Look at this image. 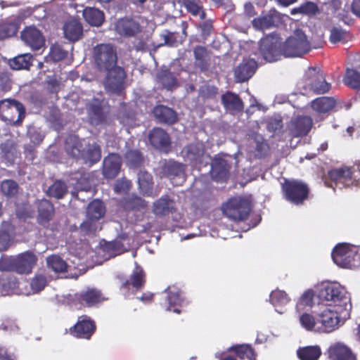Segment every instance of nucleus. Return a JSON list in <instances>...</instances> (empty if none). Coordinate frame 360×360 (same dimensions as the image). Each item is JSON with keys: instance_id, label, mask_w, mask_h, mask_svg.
Returning <instances> with one entry per match:
<instances>
[{"instance_id": "26", "label": "nucleus", "mask_w": 360, "mask_h": 360, "mask_svg": "<svg viewBox=\"0 0 360 360\" xmlns=\"http://www.w3.org/2000/svg\"><path fill=\"white\" fill-rule=\"evenodd\" d=\"M75 297L82 304L87 307L95 306L104 300L101 292L96 289H88L79 294L75 295Z\"/></svg>"}, {"instance_id": "20", "label": "nucleus", "mask_w": 360, "mask_h": 360, "mask_svg": "<svg viewBox=\"0 0 360 360\" xmlns=\"http://www.w3.org/2000/svg\"><path fill=\"white\" fill-rule=\"evenodd\" d=\"M63 31L64 37L70 41H78L83 34L81 22L74 18H70L64 22Z\"/></svg>"}, {"instance_id": "34", "label": "nucleus", "mask_w": 360, "mask_h": 360, "mask_svg": "<svg viewBox=\"0 0 360 360\" xmlns=\"http://www.w3.org/2000/svg\"><path fill=\"white\" fill-rule=\"evenodd\" d=\"M155 117L162 122L172 124L176 120V114L171 108L165 105H158L153 110Z\"/></svg>"}, {"instance_id": "36", "label": "nucleus", "mask_w": 360, "mask_h": 360, "mask_svg": "<svg viewBox=\"0 0 360 360\" xmlns=\"http://www.w3.org/2000/svg\"><path fill=\"white\" fill-rule=\"evenodd\" d=\"M149 140L155 148L165 147L169 143L168 134L160 128H155L150 133Z\"/></svg>"}, {"instance_id": "63", "label": "nucleus", "mask_w": 360, "mask_h": 360, "mask_svg": "<svg viewBox=\"0 0 360 360\" xmlns=\"http://www.w3.org/2000/svg\"><path fill=\"white\" fill-rule=\"evenodd\" d=\"M68 52L63 51L59 46H53L50 51V57L54 61H58L66 57Z\"/></svg>"}, {"instance_id": "57", "label": "nucleus", "mask_w": 360, "mask_h": 360, "mask_svg": "<svg viewBox=\"0 0 360 360\" xmlns=\"http://www.w3.org/2000/svg\"><path fill=\"white\" fill-rule=\"evenodd\" d=\"M46 285V278L42 275H37L31 281V291L32 293H37L43 290Z\"/></svg>"}, {"instance_id": "37", "label": "nucleus", "mask_w": 360, "mask_h": 360, "mask_svg": "<svg viewBox=\"0 0 360 360\" xmlns=\"http://www.w3.org/2000/svg\"><path fill=\"white\" fill-rule=\"evenodd\" d=\"M221 101L225 108L229 111H240L243 109V102L235 94L228 92L221 96Z\"/></svg>"}, {"instance_id": "21", "label": "nucleus", "mask_w": 360, "mask_h": 360, "mask_svg": "<svg viewBox=\"0 0 360 360\" xmlns=\"http://www.w3.org/2000/svg\"><path fill=\"white\" fill-rule=\"evenodd\" d=\"M312 121L309 117H298L290 122L288 129L291 136L300 137L306 135L310 130Z\"/></svg>"}, {"instance_id": "51", "label": "nucleus", "mask_w": 360, "mask_h": 360, "mask_svg": "<svg viewBox=\"0 0 360 360\" xmlns=\"http://www.w3.org/2000/svg\"><path fill=\"white\" fill-rule=\"evenodd\" d=\"M125 160L129 167H136L141 164L143 157L139 150H129L125 154Z\"/></svg>"}, {"instance_id": "28", "label": "nucleus", "mask_w": 360, "mask_h": 360, "mask_svg": "<svg viewBox=\"0 0 360 360\" xmlns=\"http://www.w3.org/2000/svg\"><path fill=\"white\" fill-rule=\"evenodd\" d=\"M25 117V108L19 102L13 103L8 111L4 114L2 120L10 124H18Z\"/></svg>"}, {"instance_id": "27", "label": "nucleus", "mask_w": 360, "mask_h": 360, "mask_svg": "<svg viewBox=\"0 0 360 360\" xmlns=\"http://www.w3.org/2000/svg\"><path fill=\"white\" fill-rule=\"evenodd\" d=\"M211 176L216 181L225 180L229 174V166L226 160L221 158H215L212 163Z\"/></svg>"}, {"instance_id": "33", "label": "nucleus", "mask_w": 360, "mask_h": 360, "mask_svg": "<svg viewBox=\"0 0 360 360\" xmlns=\"http://www.w3.org/2000/svg\"><path fill=\"white\" fill-rule=\"evenodd\" d=\"M167 292V300L168 303L167 310L179 314L181 311L179 307L181 306L183 302V299L181 297L179 291L175 288H169Z\"/></svg>"}, {"instance_id": "59", "label": "nucleus", "mask_w": 360, "mask_h": 360, "mask_svg": "<svg viewBox=\"0 0 360 360\" xmlns=\"http://www.w3.org/2000/svg\"><path fill=\"white\" fill-rule=\"evenodd\" d=\"M160 37L163 39V43H161L158 46L162 45H167L169 46H176L178 43L176 35L175 33L169 32L167 30L164 31L161 34Z\"/></svg>"}, {"instance_id": "41", "label": "nucleus", "mask_w": 360, "mask_h": 360, "mask_svg": "<svg viewBox=\"0 0 360 360\" xmlns=\"http://www.w3.org/2000/svg\"><path fill=\"white\" fill-rule=\"evenodd\" d=\"M32 56L30 53L19 55L9 60V65L13 70L28 69L32 65Z\"/></svg>"}, {"instance_id": "15", "label": "nucleus", "mask_w": 360, "mask_h": 360, "mask_svg": "<svg viewBox=\"0 0 360 360\" xmlns=\"http://www.w3.org/2000/svg\"><path fill=\"white\" fill-rule=\"evenodd\" d=\"M96 326L88 316H80L77 323L70 328V333L77 338L89 339L95 330Z\"/></svg>"}, {"instance_id": "25", "label": "nucleus", "mask_w": 360, "mask_h": 360, "mask_svg": "<svg viewBox=\"0 0 360 360\" xmlns=\"http://www.w3.org/2000/svg\"><path fill=\"white\" fill-rule=\"evenodd\" d=\"M233 353L220 360H255L252 349L248 345H237L231 349Z\"/></svg>"}, {"instance_id": "17", "label": "nucleus", "mask_w": 360, "mask_h": 360, "mask_svg": "<svg viewBox=\"0 0 360 360\" xmlns=\"http://www.w3.org/2000/svg\"><path fill=\"white\" fill-rule=\"evenodd\" d=\"M352 174V169L346 167L334 169L328 172L330 179L335 184V187L340 188L349 186L354 184Z\"/></svg>"}, {"instance_id": "61", "label": "nucleus", "mask_w": 360, "mask_h": 360, "mask_svg": "<svg viewBox=\"0 0 360 360\" xmlns=\"http://www.w3.org/2000/svg\"><path fill=\"white\" fill-rule=\"evenodd\" d=\"M346 32L342 29L334 27L330 30V40L333 44L342 41L346 37Z\"/></svg>"}, {"instance_id": "40", "label": "nucleus", "mask_w": 360, "mask_h": 360, "mask_svg": "<svg viewBox=\"0 0 360 360\" xmlns=\"http://www.w3.org/2000/svg\"><path fill=\"white\" fill-rule=\"evenodd\" d=\"M39 221L41 224L48 222L53 214V207L46 200H41L38 205Z\"/></svg>"}, {"instance_id": "19", "label": "nucleus", "mask_w": 360, "mask_h": 360, "mask_svg": "<svg viewBox=\"0 0 360 360\" xmlns=\"http://www.w3.org/2000/svg\"><path fill=\"white\" fill-rule=\"evenodd\" d=\"M163 170L174 185H181L185 181V166L181 163L169 161L165 165Z\"/></svg>"}, {"instance_id": "16", "label": "nucleus", "mask_w": 360, "mask_h": 360, "mask_svg": "<svg viewBox=\"0 0 360 360\" xmlns=\"http://www.w3.org/2000/svg\"><path fill=\"white\" fill-rule=\"evenodd\" d=\"M183 158L193 165L203 163L207 156L205 155L204 145L196 142L186 146L181 151Z\"/></svg>"}, {"instance_id": "54", "label": "nucleus", "mask_w": 360, "mask_h": 360, "mask_svg": "<svg viewBox=\"0 0 360 360\" xmlns=\"http://www.w3.org/2000/svg\"><path fill=\"white\" fill-rule=\"evenodd\" d=\"M194 56L196 65L201 69L205 68L208 58L206 49L202 46H197L194 49Z\"/></svg>"}, {"instance_id": "46", "label": "nucleus", "mask_w": 360, "mask_h": 360, "mask_svg": "<svg viewBox=\"0 0 360 360\" xmlns=\"http://www.w3.org/2000/svg\"><path fill=\"white\" fill-rule=\"evenodd\" d=\"M18 286L16 278L13 276H3L0 278V295H6L13 292Z\"/></svg>"}, {"instance_id": "48", "label": "nucleus", "mask_w": 360, "mask_h": 360, "mask_svg": "<svg viewBox=\"0 0 360 360\" xmlns=\"http://www.w3.org/2000/svg\"><path fill=\"white\" fill-rule=\"evenodd\" d=\"M343 82L349 87L359 90L360 89V75L359 72L354 69L347 68Z\"/></svg>"}, {"instance_id": "22", "label": "nucleus", "mask_w": 360, "mask_h": 360, "mask_svg": "<svg viewBox=\"0 0 360 360\" xmlns=\"http://www.w3.org/2000/svg\"><path fill=\"white\" fill-rule=\"evenodd\" d=\"M257 64L254 59H246L235 69V77L237 82H243L249 79L255 73Z\"/></svg>"}, {"instance_id": "60", "label": "nucleus", "mask_w": 360, "mask_h": 360, "mask_svg": "<svg viewBox=\"0 0 360 360\" xmlns=\"http://www.w3.org/2000/svg\"><path fill=\"white\" fill-rule=\"evenodd\" d=\"M28 135L31 141L34 144H39L44 137V135L40 129L36 128L34 127H30L28 129Z\"/></svg>"}, {"instance_id": "52", "label": "nucleus", "mask_w": 360, "mask_h": 360, "mask_svg": "<svg viewBox=\"0 0 360 360\" xmlns=\"http://www.w3.org/2000/svg\"><path fill=\"white\" fill-rule=\"evenodd\" d=\"M158 79L160 83L168 89L174 86L176 83L173 75L167 70H162L158 73Z\"/></svg>"}, {"instance_id": "49", "label": "nucleus", "mask_w": 360, "mask_h": 360, "mask_svg": "<svg viewBox=\"0 0 360 360\" xmlns=\"http://www.w3.org/2000/svg\"><path fill=\"white\" fill-rule=\"evenodd\" d=\"M49 268L56 273L64 272L67 270L66 262L58 255H52L46 259Z\"/></svg>"}, {"instance_id": "53", "label": "nucleus", "mask_w": 360, "mask_h": 360, "mask_svg": "<svg viewBox=\"0 0 360 360\" xmlns=\"http://www.w3.org/2000/svg\"><path fill=\"white\" fill-rule=\"evenodd\" d=\"M144 282V274L143 269L136 266L131 274L130 281H127V284H131L135 288H141Z\"/></svg>"}, {"instance_id": "58", "label": "nucleus", "mask_w": 360, "mask_h": 360, "mask_svg": "<svg viewBox=\"0 0 360 360\" xmlns=\"http://www.w3.org/2000/svg\"><path fill=\"white\" fill-rule=\"evenodd\" d=\"M1 191L6 195H14L18 191V184L14 181L5 180L1 183Z\"/></svg>"}, {"instance_id": "23", "label": "nucleus", "mask_w": 360, "mask_h": 360, "mask_svg": "<svg viewBox=\"0 0 360 360\" xmlns=\"http://www.w3.org/2000/svg\"><path fill=\"white\" fill-rule=\"evenodd\" d=\"M115 30L122 36L131 37L141 31V26L135 20L122 18L117 22Z\"/></svg>"}, {"instance_id": "43", "label": "nucleus", "mask_w": 360, "mask_h": 360, "mask_svg": "<svg viewBox=\"0 0 360 360\" xmlns=\"http://www.w3.org/2000/svg\"><path fill=\"white\" fill-rule=\"evenodd\" d=\"M300 326L311 332L319 333L317 317L308 313H303L299 316Z\"/></svg>"}, {"instance_id": "44", "label": "nucleus", "mask_w": 360, "mask_h": 360, "mask_svg": "<svg viewBox=\"0 0 360 360\" xmlns=\"http://www.w3.org/2000/svg\"><path fill=\"white\" fill-rule=\"evenodd\" d=\"M335 105V101L330 97H321L311 102V108L318 112H326Z\"/></svg>"}, {"instance_id": "29", "label": "nucleus", "mask_w": 360, "mask_h": 360, "mask_svg": "<svg viewBox=\"0 0 360 360\" xmlns=\"http://www.w3.org/2000/svg\"><path fill=\"white\" fill-rule=\"evenodd\" d=\"M279 21L278 14L276 12H272L269 14L260 16L252 20V25L257 30H264L272 26H275Z\"/></svg>"}, {"instance_id": "55", "label": "nucleus", "mask_w": 360, "mask_h": 360, "mask_svg": "<svg viewBox=\"0 0 360 360\" xmlns=\"http://www.w3.org/2000/svg\"><path fill=\"white\" fill-rule=\"evenodd\" d=\"M18 25L15 22L4 23L0 25V38H6L15 35L18 32Z\"/></svg>"}, {"instance_id": "39", "label": "nucleus", "mask_w": 360, "mask_h": 360, "mask_svg": "<svg viewBox=\"0 0 360 360\" xmlns=\"http://www.w3.org/2000/svg\"><path fill=\"white\" fill-rule=\"evenodd\" d=\"M250 141L252 148H255V151L251 150V152L254 153L255 156L262 157L268 151V145L260 134H253L250 137Z\"/></svg>"}, {"instance_id": "12", "label": "nucleus", "mask_w": 360, "mask_h": 360, "mask_svg": "<svg viewBox=\"0 0 360 360\" xmlns=\"http://www.w3.org/2000/svg\"><path fill=\"white\" fill-rule=\"evenodd\" d=\"M279 38L269 35L261 40L259 51L264 59L268 62H274L281 58L283 54V47Z\"/></svg>"}, {"instance_id": "5", "label": "nucleus", "mask_w": 360, "mask_h": 360, "mask_svg": "<svg viewBox=\"0 0 360 360\" xmlns=\"http://www.w3.org/2000/svg\"><path fill=\"white\" fill-rule=\"evenodd\" d=\"M37 262L34 254L25 252L12 259L0 261V269L2 271H13L20 274H30Z\"/></svg>"}, {"instance_id": "50", "label": "nucleus", "mask_w": 360, "mask_h": 360, "mask_svg": "<svg viewBox=\"0 0 360 360\" xmlns=\"http://www.w3.org/2000/svg\"><path fill=\"white\" fill-rule=\"evenodd\" d=\"M67 193V187L61 181H56L48 189L49 195L56 198H62Z\"/></svg>"}, {"instance_id": "13", "label": "nucleus", "mask_w": 360, "mask_h": 360, "mask_svg": "<svg viewBox=\"0 0 360 360\" xmlns=\"http://www.w3.org/2000/svg\"><path fill=\"white\" fill-rule=\"evenodd\" d=\"M105 72H107L104 81L105 89L111 93L120 92L123 89L124 80L126 77L124 70L121 67L116 66Z\"/></svg>"}, {"instance_id": "3", "label": "nucleus", "mask_w": 360, "mask_h": 360, "mask_svg": "<svg viewBox=\"0 0 360 360\" xmlns=\"http://www.w3.org/2000/svg\"><path fill=\"white\" fill-rule=\"evenodd\" d=\"M343 309L333 307L330 304H321L319 311H315L319 333H329L337 330L340 326L339 314Z\"/></svg>"}, {"instance_id": "2", "label": "nucleus", "mask_w": 360, "mask_h": 360, "mask_svg": "<svg viewBox=\"0 0 360 360\" xmlns=\"http://www.w3.org/2000/svg\"><path fill=\"white\" fill-rule=\"evenodd\" d=\"M321 300L328 302L333 307L347 309L350 307L345 289L338 283L327 282L322 284L319 291Z\"/></svg>"}, {"instance_id": "38", "label": "nucleus", "mask_w": 360, "mask_h": 360, "mask_svg": "<svg viewBox=\"0 0 360 360\" xmlns=\"http://www.w3.org/2000/svg\"><path fill=\"white\" fill-rule=\"evenodd\" d=\"M269 300L276 311L279 314H283V311L279 310L278 307L286 305L290 299L285 291L276 289L271 292Z\"/></svg>"}, {"instance_id": "9", "label": "nucleus", "mask_w": 360, "mask_h": 360, "mask_svg": "<svg viewBox=\"0 0 360 360\" xmlns=\"http://www.w3.org/2000/svg\"><path fill=\"white\" fill-rule=\"evenodd\" d=\"M105 214L103 202L98 200L92 201L87 207L86 219L81 224V229L86 233H95L101 228L97 222Z\"/></svg>"}, {"instance_id": "35", "label": "nucleus", "mask_w": 360, "mask_h": 360, "mask_svg": "<svg viewBox=\"0 0 360 360\" xmlns=\"http://www.w3.org/2000/svg\"><path fill=\"white\" fill-rule=\"evenodd\" d=\"M174 209V202L167 196H163L154 202L153 212L156 215H166Z\"/></svg>"}, {"instance_id": "6", "label": "nucleus", "mask_w": 360, "mask_h": 360, "mask_svg": "<svg viewBox=\"0 0 360 360\" xmlns=\"http://www.w3.org/2000/svg\"><path fill=\"white\" fill-rule=\"evenodd\" d=\"M310 49V44L305 34L300 30H296L283 45V54L285 57H299Z\"/></svg>"}, {"instance_id": "14", "label": "nucleus", "mask_w": 360, "mask_h": 360, "mask_svg": "<svg viewBox=\"0 0 360 360\" xmlns=\"http://www.w3.org/2000/svg\"><path fill=\"white\" fill-rule=\"evenodd\" d=\"M330 360H357L352 349L342 342H335L327 350Z\"/></svg>"}, {"instance_id": "47", "label": "nucleus", "mask_w": 360, "mask_h": 360, "mask_svg": "<svg viewBox=\"0 0 360 360\" xmlns=\"http://www.w3.org/2000/svg\"><path fill=\"white\" fill-rule=\"evenodd\" d=\"M181 4L186 11L194 16L199 15L200 19L205 16L202 11V5L200 0H181Z\"/></svg>"}, {"instance_id": "42", "label": "nucleus", "mask_w": 360, "mask_h": 360, "mask_svg": "<svg viewBox=\"0 0 360 360\" xmlns=\"http://www.w3.org/2000/svg\"><path fill=\"white\" fill-rule=\"evenodd\" d=\"M297 353L300 360H318L321 351L319 346H308L300 348Z\"/></svg>"}, {"instance_id": "56", "label": "nucleus", "mask_w": 360, "mask_h": 360, "mask_svg": "<svg viewBox=\"0 0 360 360\" xmlns=\"http://www.w3.org/2000/svg\"><path fill=\"white\" fill-rule=\"evenodd\" d=\"M314 296V293L312 290L304 291L297 304V309L300 310L302 306L312 307Z\"/></svg>"}, {"instance_id": "11", "label": "nucleus", "mask_w": 360, "mask_h": 360, "mask_svg": "<svg viewBox=\"0 0 360 360\" xmlns=\"http://www.w3.org/2000/svg\"><path fill=\"white\" fill-rule=\"evenodd\" d=\"M282 188L285 199L295 205L302 203L307 198L309 192L306 184L296 180H285Z\"/></svg>"}, {"instance_id": "45", "label": "nucleus", "mask_w": 360, "mask_h": 360, "mask_svg": "<svg viewBox=\"0 0 360 360\" xmlns=\"http://www.w3.org/2000/svg\"><path fill=\"white\" fill-rule=\"evenodd\" d=\"M12 235V226L8 222H4L0 230V251H4L9 247Z\"/></svg>"}, {"instance_id": "31", "label": "nucleus", "mask_w": 360, "mask_h": 360, "mask_svg": "<svg viewBox=\"0 0 360 360\" xmlns=\"http://www.w3.org/2000/svg\"><path fill=\"white\" fill-rule=\"evenodd\" d=\"M138 183L141 192L143 195L153 196L157 195L153 190L152 176L145 171H140L138 174Z\"/></svg>"}, {"instance_id": "1", "label": "nucleus", "mask_w": 360, "mask_h": 360, "mask_svg": "<svg viewBox=\"0 0 360 360\" xmlns=\"http://www.w3.org/2000/svg\"><path fill=\"white\" fill-rule=\"evenodd\" d=\"M65 149L68 153L77 158H82L86 162L94 164L101 157V150L96 143L86 144L85 141H80L77 136H70L66 139Z\"/></svg>"}, {"instance_id": "64", "label": "nucleus", "mask_w": 360, "mask_h": 360, "mask_svg": "<svg viewBox=\"0 0 360 360\" xmlns=\"http://www.w3.org/2000/svg\"><path fill=\"white\" fill-rule=\"evenodd\" d=\"M130 187L131 182L126 179H122L117 181L115 186V191L117 193H124L129 190Z\"/></svg>"}, {"instance_id": "4", "label": "nucleus", "mask_w": 360, "mask_h": 360, "mask_svg": "<svg viewBox=\"0 0 360 360\" xmlns=\"http://www.w3.org/2000/svg\"><path fill=\"white\" fill-rule=\"evenodd\" d=\"M358 246L347 243L338 244L332 252V259L338 266L353 269L356 266Z\"/></svg>"}, {"instance_id": "7", "label": "nucleus", "mask_w": 360, "mask_h": 360, "mask_svg": "<svg viewBox=\"0 0 360 360\" xmlns=\"http://www.w3.org/2000/svg\"><path fill=\"white\" fill-rule=\"evenodd\" d=\"M94 58L96 65L101 71L105 72L117 66L116 51L110 44H102L94 47Z\"/></svg>"}, {"instance_id": "10", "label": "nucleus", "mask_w": 360, "mask_h": 360, "mask_svg": "<svg viewBox=\"0 0 360 360\" xmlns=\"http://www.w3.org/2000/svg\"><path fill=\"white\" fill-rule=\"evenodd\" d=\"M250 211V202L240 197L230 199V200L223 206L224 213L233 220H244L249 214Z\"/></svg>"}, {"instance_id": "30", "label": "nucleus", "mask_w": 360, "mask_h": 360, "mask_svg": "<svg viewBox=\"0 0 360 360\" xmlns=\"http://www.w3.org/2000/svg\"><path fill=\"white\" fill-rule=\"evenodd\" d=\"M103 101L96 98L92 103L87 104V111L92 123L98 124L103 120Z\"/></svg>"}, {"instance_id": "32", "label": "nucleus", "mask_w": 360, "mask_h": 360, "mask_svg": "<svg viewBox=\"0 0 360 360\" xmlns=\"http://www.w3.org/2000/svg\"><path fill=\"white\" fill-rule=\"evenodd\" d=\"M85 20L91 25L98 27L104 20V14L99 9L86 7L82 11Z\"/></svg>"}, {"instance_id": "18", "label": "nucleus", "mask_w": 360, "mask_h": 360, "mask_svg": "<svg viewBox=\"0 0 360 360\" xmlns=\"http://www.w3.org/2000/svg\"><path fill=\"white\" fill-rule=\"evenodd\" d=\"M22 40L33 50H38L44 44V37L34 27H28L21 32Z\"/></svg>"}, {"instance_id": "8", "label": "nucleus", "mask_w": 360, "mask_h": 360, "mask_svg": "<svg viewBox=\"0 0 360 360\" xmlns=\"http://www.w3.org/2000/svg\"><path fill=\"white\" fill-rule=\"evenodd\" d=\"M304 87L318 94L327 93L330 89L321 69L318 67L309 68L304 73Z\"/></svg>"}, {"instance_id": "24", "label": "nucleus", "mask_w": 360, "mask_h": 360, "mask_svg": "<svg viewBox=\"0 0 360 360\" xmlns=\"http://www.w3.org/2000/svg\"><path fill=\"white\" fill-rule=\"evenodd\" d=\"M121 166V160L118 155L115 153L110 154L103 160V175L108 179L115 177Z\"/></svg>"}, {"instance_id": "62", "label": "nucleus", "mask_w": 360, "mask_h": 360, "mask_svg": "<svg viewBox=\"0 0 360 360\" xmlns=\"http://www.w3.org/2000/svg\"><path fill=\"white\" fill-rule=\"evenodd\" d=\"M283 127L282 120L280 117H275L269 119L267 123V129L269 131L278 133Z\"/></svg>"}]
</instances>
